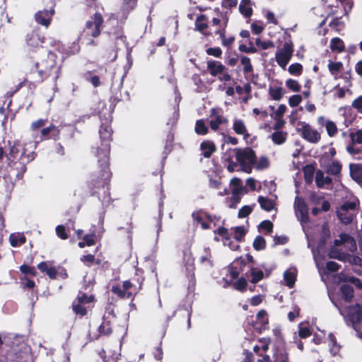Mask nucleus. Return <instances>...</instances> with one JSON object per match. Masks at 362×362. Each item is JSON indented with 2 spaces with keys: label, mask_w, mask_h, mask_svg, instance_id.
Masks as SVG:
<instances>
[{
  "label": "nucleus",
  "mask_w": 362,
  "mask_h": 362,
  "mask_svg": "<svg viewBox=\"0 0 362 362\" xmlns=\"http://www.w3.org/2000/svg\"><path fill=\"white\" fill-rule=\"evenodd\" d=\"M35 148L33 142L21 144L19 140H8L5 148L0 146V161L6 158V168L13 172L16 180L23 178L27 165L36 158Z\"/></svg>",
  "instance_id": "obj_1"
},
{
  "label": "nucleus",
  "mask_w": 362,
  "mask_h": 362,
  "mask_svg": "<svg viewBox=\"0 0 362 362\" xmlns=\"http://www.w3.org/2000/svg\"><path fill=\"white\" fill-rule=\"evenodd\" d=\"M110 160L97 158V169L92 172L86 181V189L90 197H96L103 203L110 204L111 180Z\"/></svg>",
  "instance_id": "obj_2"
},
{
  "label": "nucleus",
  "mask_w": 362,
  "mask_h": 362,
  "mask_svg": "<svg viewBox=\"0 0 362 362\" xmlns=\"http://www.w3.org/2000/svg\"><path fill=\"white\" fill-rule=\"evenodd\" d=\"M145 281L144 271L136 268L134 275L129 279L124 281L122 285H113L111 288V292L121 299H132L143 288V284Z\"/></svg>",
  "instance_id": "obj_3"
},
{
  "label": "nucleus",
  "mask_w": 362,
  "mask_h": 362,
  "mask_svg": "<svg viewBox=\"0 0 362 362\" xmlns=\"http://www.w3.org/2000/svg\"><path fill=\"white\" fill-rule=\"evenodd\" d=\"M110 121L102 123L99 129L100 146L92 147V153L97 158L110 160V142L112 141V133Z\"/></svg>",
  "instance_id": "obj_4"
},
{
  "label": "nucleus",
  "mask_w": 362,
  "mask_h": 362,
  "mask_svg": "<svg viewBox=\"0 0 362 362\" xmlns=\"http://www.w3.org/2000/svg\"><path fill=\"white\" fill-rule=\"evenodd\" d=\"M42 67H40L39 63H35V74H38L40 78L36 80L38 83H42L48 78H51L54 85H57V81L61 74V66L52 62L51 64H45L42 62Z\"/></svg>",
  "instance_id": "obj_5"
},
{
  "label": "nucleus",
  "mask_w": 362,
  "mask_h": 362,
  "mask_svg": "<svg viewBox=\"0 0 362 362\" xmlns=\"http://www.w3.org/2000/svg\"><path fill=\"white\" fill-rule=\"evenodd\" d=\"M235 158L239 163L241 169L246 173H250L252 166L256 163L255 151L251 148H235Z\"/></svg>",
  "instance_id": "obj_6"
},
{
  "label": "nucleus",
  "mask_w": 362,
  "mask_h": 362,
  "mask_svg": "<svg viewBox=\"0 0 362 362\" xmlns=\"http://www.w3.org/2000/svg\"><path fill=\"white\" fill-rule=\"evenodd\" d=\"M103 21V19L101 14L95 13L94 17L86 22V28L79 37V42L81 44H86L87 45L93 43V41L90 39L86 42L84 38L88 35H90L93 37H97L100 33V28Z\"/></svg>",
  "instance_id": "obj_7"
},
{
  "label": "nucleus",
  "mask_w": 362,
  "mask_h": 362,
  "mask_svg": "<svg viewBox=\"0 0 362 362\" xmlns=\"http://www.w3.org/2000/svg\"><path fill=\"white\" fill-rule=\"evenodd\" d=\"M298 132L305 140L312 144H317L320 141V134L317 130L313 129L309 124L298 122Z\"/></svg>",
  "instance_id": "obj_8"
},
{
  "label": "nucleus",
  "mask_w": 362,
  "mask_h": 362,
  "mask_svg": "<svg viewBox=\"0 0 362 362\" xmlns=\"http://www.w3.org/2000/svg\"><path fill=\"white\" fill-rule=\"evenodd\" d=\"M347 317L351 322L354 329H357L362 322V305L356 303L354 305L347 307Z\"/></svg>",
  "instance_id": "obj_9"
},
{
  "label": "nucleus",
  "mask_w": 362,
  "mask_h": 362,
  "mask_svg": "<svg viewBox=\"0 0 362 362\" xmlns=\"http://www.w3.org/2000/svg\"><path fill=\"white\" fill-rule=\"evenodd\" d=\"M254 329L261 334L263 331L269 329V318L265 310H260L256 315V321L252 322Z\"/></svg>",
  "instance_id": "obj_10"
},
{
  "label": "nucleus",
  "mask_w": 362,
  "mask_h": 362,
  "mask_svg": "<svg viewBox=\"0 0 362 362\" xmlns=\"http://www.w3.org/2000/svg\"><path fill=\"white\" fill-rule=\"evenodd\" d=\"M293 47H284L276 53V61L282 68H285L291 59L293 53Z\"/></svg>",
  "instance_id": "obj_11"
},
{
  "label": "nucleus",
  "mask_w": 362,
  "mask_h": 362,
  "mask_svg": "<svg viewBox=\"0 0 362 362\" xmlns=\"http://www.w3.org/2000/svg\"><path fill=\"white\" fill-rule=\"evenodd\" d=\"M211 119L209 121V127L211 130L216 132L221 124H226L228 122V119L220 115L216 108L211 109L210 111Z\"/></svg>",
  "instance_id": "obj_12"
},
{
  "label": "nucleus",
  "mask_w": 362,
  "mask_h": 362,
  "mask_svg": "<svg viewBox=\"0 0 362 362\" xmlns=\"http://www.w3.org/2000/svg\"><path fill=\"white\" fill-rule=\"evenodd\" d=\"M245 265V260L242 257H240L236 258L233 263L228 266V272L232 280L238 278L240 273L243 270Z\"/></svg>",
  "instance_id": "obj_13"
},
{
  "label": "nucleus",
  "mask_w": 362,
  "mask_h": 362,
  "mask_svg": "<svg viewBox=\"0 0 362 362\" xmlns=\"http://www.w3.org/2000/svg\"><path fill=\"white\" fill-rule=\"evenodd\" d=\"M54 13V9H44L37 11L35 15V21L46 28L50 24V21Z\"/></svg>",
  "instance_id": "obj_14"
},
{
  "label": "nucleus",
  "mask_w": 362,
  "mask_h": 362,
  "mask_svg": "<svg viewBox=\"0 0 362 362\" xmlns=\"http://www.w3.org/2000/svg\"><path fill=\"white\" fill-rule=\"evenodd\" d=\"M49 132L50 139L54 141L59 140L61 139V134L63 133H66L70 138H72L74 136V131L71 128H60L59 126H56L52 123L49 124Z\"/></svg>",
  "instance_id": "obj_15"
},
{
  "label": "nucleus",
  "mask_w": 362,
  "mask_h": 362,
  "mask_svg": "<svg viewBox=\"0 0 362 362\" xmlns=\"http://www.w3.org/2000/svg\"><path fill=\"white\" fill-rule=\"evenodd\" d=\"M122 88V83L121 82L119 84V88H115L113 86L111 87V96L110 98V102L111 105L113 106V108L116 106V105L120 102L123 101L124 100H129V95L126 91L124 93V96L122 95V93L121 92V88Z\"/></svg>",
  "instance_id": "obj_16"
},
{
  "label": "nucleus",
  "mask_w": 362,
  "mask_h": 362,
  "mask_svg": "<svg viewBox=\"0 0 362 362\" xmlns=\"http://www.w3.org/2000/svg\"><path fill=\"white\" fill-rule=\"evenodd\" d=\"M98 334L92 337L93 340L98 339L101 336L109 337L112 332V320L103 317V322L98 328Z\"/></svg>",
  "instance_id": "obj_17"
},
{
  "label": "nucleus",
  "mask_w": 362,
  "mask_h": 362,
  "mask_svg": "<svg viewBox=\"0 0 362 362\" xmlns=\"http://www.w3.org/2000/svg\"><path fill=\"white\" fill-rule=\"evenodd\" d=\"M207 70L212 76H218L228 69L220 62L210 60L207 62Z\"/></svg>",
  "instance_id": "obj_18"
},
{
  "label": "nucleus",
  "mask_w": 362,
  "mask_h": 362,
  "mask_svg": "<svg viewBox=\"0 0 362 362\" xmlns=\"http://www.w3.org/2000/svg\"><path fill=\"white\" fill-rule=\"evenodd\" d=\"M349 170L351 178L362 187V164L351 163Z\"/></svg>",
  "instance_id": "obj_19"
},
{
  "label": "nucleus",
  "mask_w": 362,
  "mask_h": 362,
  "mask_svg": "<svg viewBox=\"0 0 362 362\" xmlns=\"http://www.w3.org/2000/svg\"><path fill=\"white\" fill-rule=\"evenodd\" d=\"M200 149L202 151V156L209 158L216 151V147L214 141L205 140L201 143Z\"/></svg>",
  "instance_id": "obj_20"
},
{
  "label": "nucleus",
  "mask_w": 362,
  "mask_h": 362,
  "mask_svg": "<svg viewBox=\"0 0 362 362\" xmlns=\"http://www.w3.org/2000/svg\"><path fill=\"white\" fill-rule=\"evenodd\" d=\"M233 129L235 134L243 135L245 139H247L250 136L244 121L240 119H235L233 120Z\"/></svg>",
  "instance_id": "obj_21"
},
{
  "label": "nucleus",
  "mask_w": 362,
  "mask_h": 362,
  "mask_svg": "<svg viewBox=\"0 0 362 362\" xmlns=\"http://www.w3.org/2000/svg\"><path fill=\"white\" fill-rule=\"evenodd\" d=\"M250 275L247 273H246L245 276L247 278H249L250 276L251 277V279H249V281L253 284L258 283L264 277L263 271L257 269L256 267H254V266L250 267Z\"/></svg>",
  "instance_id": "obj_22"
},
{
  "label": "nucleus",
  "mask_w": 362,
  "mask_h": 362,
  "mask_svg": "<svg viewBox=\"0 0 362 362\" xmlns=\"http://www.w3.org/2000/svg\"><path fill=\"white\" fill-rule=\"evenodd\" d=\"M38 78H40V76L35 74V69H32L22 82H25V86L28 85L30 89L35 90L37 85L40 83L36 81Z\"/></svg>",
  "instance_id": "obj_23"
},
{
  "label": "nucleus",
  "mask_w": 362,
  "mask_h": 362,
  "mask_svg": "<svg viewBox=\"0 0 362 362\" xmlns=\"http://www.w3.org/2000/svg\"><path fill=\"white\" fill-rule=\"evenodd\" d=\"M257 202L259 204L260 208L266 211H272L276 205V203L274 200L263 196H259L257 198Z\"/></svg>",
  "instance_id": "obj_24"
},
{
  "label": "nucleus",
  "mask_w": 362,
  "mask_h": 362,
  "mask_svg": "<svg viewBox=\"0 0 362 362\" xmlns=\"http://www.w3.org/2000/svg\"><path fill=\"white\" fill-rule=\"evenodd\" d=\"M7 171L8 170H7ZM10 173L11 172H8L4 174L2 177L3 189L7 194L11 193L15 187V181L13 180Z\"/></svg>",
  "instance_id": "obj_25"
},
{
  "label": "nucleus",
  "mask_w": 362,
  "mask_h": 362,
  "mask_svg": "<svg viewBox=\"0 0 362 362\" xmlns=\"http://www.w3.org/2000/svg\"><path fill=\"white\" fill-rule=\"evenodd\" d=\"M99 355L102 358L103 362H117L120 356V354L116 351H107L104 349L99 352Z\"/></svg>",
  "instance_id": "obj_26"
},
{
  "label": "nucleus",
  "mask_w": 362,
  "mask_h": 362,
  "mask_svg": "<svg viewBox=\"0 0 362 362\" xmlns=\"http://www.w3.org/2000/svg\"><path fill=\"white\" fill-rule=\"evenodd\" d=\"M10 244L12 247H16L26 243V238L23 233H11L9 235Z\"/></svg>",
  "instance_id": "obj_27"
},
{
  "label": "nucleus",
  "mask_w": 362,
  "mask_h": 362,
  "mask_svg": "<svg viewBox=\"0 0 362 362\" xmlns=\"http://www.w3.org/2000/svg\"><path fill=\"white\" fill-rule=\"evenodd\" d=\"M269 95L272 100L279 101L285 94L284 89L281 86H272L269 88Z\"/></svg>",
  "instance_id": "obj_28"
},
{
  "label": "nucleus",
  "mask_w": 362,
  "mask_h": 362,
  "mask_svg": "<svg viewBox=\"0 0 362 362\" xmlns=\"http://www.w3.org/2000/svg\"><path fill=\"white\" fill-rule=\"evenodd\" d=\"M342 298L346 302H351L354 297V288L349 284H342L340 287Z\"/></svg>",
  "instance_id": "obj_29"
},
{
  "label": "nucleus",
  "mask_w": 362,
  "mask_h": 362,
  "mask_svg": "<svg viewBox=\"0 0 362 362\" xmlns=\"http://www.w3.org/2000/svg\"><path fill=\"white\" fill-rule=\"evenodd\" d=\"M239 11L245 18H249L252 13L250 0H242L239 5Z\"/></svg>",
  "instance_id": "obj_30"
},
{
  "label": "nucleus",
  "mask_w": 362,
  "mask_h": 362,
  "mask_svg": "<svg viewBox=\"0 0 362 362\" xmlns=\"http://www.w3.org/2000/svg\"><path fill=\"white\" fill-rule=\"evenodd\" d=\"M288 133L283 131H274L271 135L272 141L276 145H281L284 144L287 139Z\"/></svg>",
  "instance_id": "obj_31"
},
{
  "label": "nucleus",
  "mask_w": 362,
  "mask_h": 362,
  "mask_svg": "<svg viewBox=\"0 0 362 362\" xmlns=\"http://www.w3.org/2000/svg\"><path fill=\"white\" fill-rule=\"evenodd\" d=\"M243 191L246 192V190H242L241 188H234L232 190L230 208L235 209L237 207V204L240 202Z\"/></svg>",
  "instance_id": "obj_32"
},
{
  "label": "nucleus",
  "mask_w": 362,
  "mask_h": 362,
  "mask_svg": "<svg viewBox=\"0 0 362 362\" xmlns=\"http://www.w3.org/2000/svg\"><path fill=\"white\" fill-rule=\"evenodd\" d=\"M303 172L305 183H312L313 180L314 173L315 172V167L312 164L306 165L303 168Z\"/></svg>",
  "instance_id": "obj_33"
},
{
  "label": "nucleus",
  "mask_w": 362,
  "mask_h": 362,
  "mask_svg": "<svg viewBox=\"0 0 362 362\" xmlns=\"http://www.w3.org/2000/svg\"><path fill=\"white\" fill-rule=\"evenodd\" d=\"M117 57V49L115 47H110L103 54L102 58L106 62H112Z\"/></svg>",
  "instance_id": "obj_34"
},
{
  "label": "nucleus",
  "mask_w": 362,
  "mask_h": 362,
  "mask_svg": "<svg viewBox=\"0 0 362 362\" xmlns=\"http://www.w3.org/2000/svg\"><path fill=\"white\" fill-rule=\"evenodd\" d=\"M337 214L339 219L346 225L351 223L354 216V212L350 211H337Z\"/></svg>",
  "instance_id": "obj_35"
},
{
  "label": "nucleus",
  "mask_w": 362,
  "mask_h": 362,
  "mask_svg": "<svg viewBox=\"0 0 362 362\" xmlns=\"http://www.w3.org/2000/svg\"><path fill=\"white\" fill-rule=\"evenodd\" d=\"M346 151L356 160L362 159V146H356L354 144H349L346 146Z\"/></svg>",
  "instance_id": "obj_36"
},
{
  "label": "nucleus",
  "mask_w": 362,
  "mask_h": 362,
  "mask_svg": "<svg viewBox=\"0 0 362 362\" xmlns=\"http://www.w3.org/2000/svg\"><path fill=\"white\" fill-rule=\"evenodd\" d=\"M71 308L73 312L76 315H78L81 317H84L88 313V310L84 306V304H81V303H78L77 301H73Z\"/></svg>",
  "instance_id": "obj_37"
},
{
  "label": "nucleus",
  "mask_w": 362,
  "mask_h": 362,
  "mask_svg": "<svg viewBox=\"0 0 362 362\" xmlns=\"http://www.w3.org/2000/svg\"><path fill=\"white\" fill-rule=\"evenodd\" d=\"M136 3L137 0H122L121 8L125 18L136 7Z\"/></svg>",
  "instance_id": "obj_38"
},
{
  "label": "nucleus",
  "mask_w": 362,
  "mask_h": 362,
  "mask_svg": "<svg viewBox=\"0 0 362 362\" xmlns=\"http://www.w3.org/2000/svg\"><path fill=\"white\" fill-rule=\"evenodd\" d=\"M95 300V296L93 295H87L82 291H79L77 297L74 300L78 303H81V304H88L93 302Z\"/></svg>",
  "instance_id": "obj_39"
},
{
  "label": "nucleus",
  "mask_w": 362,
  "mask_h": 362,
  "mask_svg": "<svg viewBox=\"0 0 362 362\" xmlns=\"http://www.w3.org/2000/svg\"><path fill=\"white\" fill-rule=\"evenodd\" d=\"M194 131L198 135H206L209 132V129L203 119H198L195 124Z\"/></svg>",
  "instance_id": "obj_40"
},
{
  "label": "nucleus",
  "mask_w": 362,
  "mask_h": 362,
  "mask_svg": "<svg viewBox=\"0 0 362 362\" xmlns=\"http://www.w3.org/2000/svg\"><path fill=\"white\" fill-rule=\"evenodd\" d=\"M211 253L209 250H205L204 255H202L199 258V262L202 264L206 267H212L214 266L213 261L211 260Z\"/></svg>",
  "instance_id": "obj_41"
},
{
  "label": "nucleus",
  "mask_w": 362,
  "mask_h": 362,
  "mask_svg": "<svg viewBox=\"0 0 362 362\" xmlns=\"http://www.w3.org/2000/svg\"><path fill=\"white\" fill-rule=\"evenodd\" d=\"M252 246L257 251L264 250L267 246L264 238L261 235H257L253 241Z\"/></svg>",
  "instance_id": "obj_42"
},
{
  "label": "nucleus",
  "mask_w": 362,
  "mask_h": 362,
  "mask_svg": "<svg viewBox=\"0 0 362 362\" xmlns=\"http://www.w3.org/2000/svg\"><path fill=\"white\" fill-rule=\"evenodd\" d=\"M247 286V281L245 276H241L233 284V287L240 292H245Z\"/></svg>",
  "instance_id": "obj_43"
},
{
  "label": "nucleus",
  "mask_w": 362,
  "mask_h": 362,
  "mask_svg": "<svg viewBox=\"0 0 362 362\" xmlns=\"http://www.w3.org/2000/svg\"><path fill=\"white\" fill-rule=\"evenodd\" d=\"M91 74H92V71H90L86 72L84 74V78L87 81L90 82L93 86V87H95V88L99 87L101 85V82H100L99 76H98L96 75L92 76Z\"/></svg>",
  "instance_id": "obj_44"
},
{
  "label": "nucleus",
  "mask_w": 362,
  "mask_h": 362,
  "mask_svg": "<svg viewBox=\"0 0 362 362\" xmlns=\"http://www.w3.org/2000/svg\"><path fill=\"white\" fill-rule=\"evenodd\" d=\"M284 279L286 281V284L289 288H293L296 280V274L293 272H291L288 270L286 271L284 274Z\"/></svg>",
  "instance_id": "obj_45"
},
{
  "label": "nucleus",
  "mask_w": 362,
  "mask_h": 362,
  "mask_svg": "<svg viewBox=\"0 0 362 362\" xmlns=\"http://www.w3.org/2000/svg\"><path fill=\"white\" fill-rule=\"evenodd\" d=\"M295 208L296 212H302L305 213L308 210V206L305 202V200L299 197H296L295 201Z\"/></svg>",
  "instance_id": "obj_46"
},
{
  "label": "nucleus",
  "mask_w": 362,
  "mask_h": 362,
  "mask_svg": "<svg viewBox=\"0 0 362 362\" xmlns=\"http://www.w3.org/2000/svg\"><path fill=\"white\" fill-rule=\"evenodd\" d=\"M253 166L258 170L267 168L269 166L268 158L267 156H261L257 161L256 160Z\"/></svg>",
  "instance_id": "obj_47"
},
{
  "label": "nucleus",
  "mask_w": 362,
  "mask_h": 362,
  "mask_svg": "<svg viewBox=\"0 0 362 362\" xmlns=\"http://www.w3.org/2000/svg\"><path fill=\"white\" fill-rule=\"evenodd\" d=\"M255 206V204H253L252 206L245 205L241 207L239 209L238 217L239 218H244L247 217L253 211V206Z\"/></svg>",
  "instance_id": "obj_48"
},
{
  "label": "nucleus",
  "mask_w": 362,
  "mask_h": 362,
  "mask_svg": "<svg viewBox=\"0 0 362 362\" xmlns=\"http://www.w3.org/2000/svg\"><path fill=\"white\" fill-rule=\"evenodd\" d=\"M274 362H288V356L286 351L278 350L274 356Z\"/></svg>",
  "instance_id": "obj_49"
},
{
  "label": "nucleus",
  "mask_w": 362,
  "mask_h": 362,
  "mask_svg": "<svg viewBox=\"0 0 362 362\" xmlns=\"http://www.w3.org/2000/svg\"><path fill=\"white\" fill-rule=\"evenodd\" d=\"M357 206L356 202L346 201L340 206L338 211H350L354 212Z\"/></svg>",
  "instance_id": "obj_50"
},
{
  "label": "nucleus",
  "mask_w": 362,
  "mask_h": 362,
  "mask_svg": "<svg viewBox=\"0 0 362 362\" xmlns=\"http://www.w3.org/2000/svg\"><path fill=\"white\" fill-rule=\"evenodd\" d=\"M241 64L243 66V71L250 73L253 71V67L250 63V59L246 56H243L240 59Z\"/></svg>",
  "instance_id": "obj_51"
},
{
  "label": "nucleus",
  "mask_w": 362,
  "mask_h": 362,
  "mask_svg": "<svg viewBox=\"0 0 362 362\" xmlns=\"http://www.w3.org/2000/svg\"><path fill=\"white\" fill-rule=\"evenodd\" d=\"M288 71L291 74L300 76L303 72V66L300 63H294L289 66Z\"/></svg>",
  "instance_id": "obj_52"
},
{
  "label": "nucleus",
  "mask_w": 362,
  "mask_h": 362,
  "mask_svg": "<svg viewBox=\"0 0 362 362\" xmlns=\"http://www.w3.org/2000/svg\"><path fill=\"white\" fill-rule=\"evenodd\" d=\"M20 271L25 275H30L32 276H35L37 275V272L34 267H30L25 264H23L20 266Z\"/></svg>",
  "instance_id": "obj_53"
},
{
  "label": "nucleus",
  "mask_w": 362,
  "mask_h": 362,
  "mask_svg": "<svg viewBox=\"0 0 362 362\" xmlns=\"http://www.w3.org/2000/svg\"><path fill=\"white\" fill-rule=\"evenodd\" d=\"M351 144H362V129L356 131V132H351L349 135Z\"/></svg>",
  "instance_id": "obj_54"
},
{
  "label": "nucleus",
  "mask_w": 362,
  "mask_h": 362,
  "mask_svg": "<svg viewBox=\"0 0 362 362\" xmlns=\"http://www.w3.org/2000/svg\"><path fill=\"white\" fill-rule=\"evenodd\" d=\"M325 127H326V130H327V134L330 137H333V136H334L337 134V125L335 124V123L334 122L328 120L326 122Z\"/></svg>",
  "instance_id": "obj_55"
},
{
  "label": "nucleus",
  "mask_w": 362,
  "mask_h": 362,
  "mask_svg": "<svg viewBox=\"0 0 362 362\" xmlns=\"http://www.w3.org/2000/svg\"><path fill=\"white\" fill-rule=\"evenodd\" d=\"M234 238L238 242H242L244 239V237L246 234V231L244 229L243 226H237L234 229Z\"/></svg>",
  "instance_id": "obj_56"
},
{
  "label": "nucleus",
  "mask_w": 362,
  "mask_h": 362,
  "mask_svg": "<svg viewBox=\"0 0 362 362\" xmlns=\"http://www.w3.org/2000/svg\"><path fill=\"white\" fill-rule=\"evenodd\" d=\"M286 86L288 89L294 92H299L301 88V86L299 84V83L297 81L292 78L286 80Z\"/></svg>",
  "instance_id": "obj_57"
},
{
  "label": "nucleus",
  "mask_w": 362,
  "mask_h": 362,
  "mask_svg": "<svg viewBox=\"0 0 362 362\" xmlns=\"http://www.w3.org/2000/svg\"><path fill=\"white\" fill-rule=\"evenodd\" d=\"M47 123V119H38L34 122H33L30 124V129L32 131H37L40 128L44 127L45 124Z\"/></svg>",
  "instance_id": "obj_58"
},
{
  "label": "nucleus",
  "mask_w": 362,
  "mask_h": 362,
  "mask_svg": "<svg viewBox=\"0 0 362 362\" xmlns=\"http://www.w3.org/2000/svg\"><path fill=\"white\" fill-rule=\"evenodd\" d=\"M329 257L332 259H336L338 260H344V255L343 253H341L339 250H337L335 247H332L329 250Z\"/></svg>",
  "instance_id": "obj_59"
},
{
  "label": "nucleus",
  "mask_w": 362,
  "mask_h": 362,
  "mask_svg": "<svg viewBox=\"0 0 362 362\" xmlns=\"http://www.w3.org/2000/svg\"><path fill=\"white\" fill-rule=\"evenodd\" d=\"M342 67L343 64L341 62H333L330 61L328 64V69L332 74L339 71Z\"/></svg>",
  "instance_id": "obj_60"
},
{
  "label": "nucleus",
  "mask_w": 362,
  "mask_h": 362,
  "mask_svg": "<svg viewBox=\"0 0 362 362\" xmlns=\"http://www.w3.org/2000/svg\"><path fill=\"white\" fill-rule=\"evenodd\" d=\"M341 170V165L338 162H332L328 168V173L337 175Z\"/></svg>",
  "instance_id": "obj_61"
},
{
  "label": "nucleus",
  "mask_w": 362,
  "mask_h": 362,
  "mask_svg": "<svg viewBox=\"0 0 362 362\" xmlns=\"http://www.w3.org/2000/svg\"><path fill=\"white\" fill-rule=\"evenodd\" d=\"M103 317L112 321L116 318L115 310L112 305H110L106 307Z\"/></svg>",
  "instance_id": "obj_62"
},
{
  "label": "nucleus",
  "mask_w": 362,
  "mask_h": 362,
  "mask_svg": "<svg viewBox=\"0 0 362 362\" xmlns=\"http://www.w3.org/2000/svg\"><path fill=\"white\" fill-rule=\"evenodd\" d=\"M259 227L265 230L267 233H271L273 230L274 225L272 221L264 220L259 223Z\"/></svg>",
  "instance_id": "obj_63"
},
{
  "label": "nucleus",
  "mask_w": 362,
  "mask_h": 362,
  "mask_svg": "<svg viewBox=\"0 0 362 362\" xmlns=\"http://www.w3.org/2000/svg\"><path fill=\"white\" fill-rule=\"evenodd\" d=\"M351 106L356 109L358 112L362 113V95L356 98L351 104Z\"/></svg>",
  "instance_id": "obj_64"
}]
</instances>
